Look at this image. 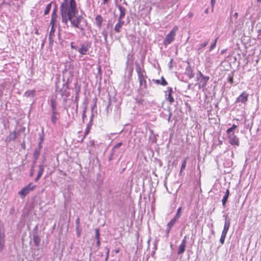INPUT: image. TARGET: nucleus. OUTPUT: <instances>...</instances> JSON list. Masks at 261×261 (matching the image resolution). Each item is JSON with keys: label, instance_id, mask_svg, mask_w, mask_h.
Here are the masks:
<instances>
[{"label": "nucleus", "instance_id": "obj_1", "mask_svg": "<svg viewBox=\"0 0 261 261\" xmlns=\"http://www.w3.org/2000/svg\"><path fill=\"white\" fill-rule=\"evenodd\" d=\"M62 22L67 24L69 21L71 27L78 29L85 34V28L82 23H87V20L81 15H76L78 10L75 0H64L61 5Z\"/></svg>", "mask_w": 261, "mask_h": 261}, {"label": "nucleus", "instance_id": "obj_2", "mask_svg": "<svg viewBox=\"0 0 261 261\" xmlns=\"http://www.w3.org/2000/svg\"><path fill=\"white\" fill-rule=\"evenodd\" d=\"M136 70L138 74L140 86L142 88H146V81L145 79L146 78V75L145 70L142 69L138 63H136Z\"/></svg>", "mask_w": 261, "mask_h": 261}, {"label": "nucleus", "instance_id": "obj_3", "mask_svg": "<svg viewBox=\"0 0 261 261\" xmlns=\"http://www.w3.org/2000/svg\"><path fill=\"white\" fill-rule=\"evenodd\" d=\"M178 30L177 26H174L170 33L167 34L164 40V44L166 46L170 44L175 39L176 33Z\"/></svg>", "mask_w": 261, "mask_h": 261}, {"label": "nucleus", "instance_id": "obj_4", "mask_svg": "<svg viewBox=\"0 0 261 261\" xmlns=\"http://www.w3.org/2000/svg\"><path fill=\"white\" fill-rule=\"evenodd\" d=\"M36 188V186L30 182L29 185L23 188L20 191L18 192V194L22 198L25 197L31 192L34 191Z\"/></svg>", "mask_w": 261, "mask_h": 261}, {"label": "nucleus", "instance_id": "obj_5", "mask_svg": "<svg viewBox=\"0 0 261 261\" xmlns=\"http://www.w3.org/2000/svg\"><path fill=\"white\" fill-rule=\"evenodd\" d=\"M58 86H57V92L60 94L62 97H63L64 99L65 100L69 95V92L68 91V85L66 83H64L62 85V87L60 89L58 90Z\"/></svg>", "mask_w": 261, "mask_h": 261}, {"label": "nucleus", "instance_id": "obj_6", "mask_svg": "<svg viewBox=\"0 0 261 261\" xmlns=\"http://www.w3.org/2000/svg\"><path fill=\"white\" fill-rule=\"evenodd\" d=\"M91 46V43L89 42L81 43L80 44L81 47L79 48L78 51L81 55H87Z\"/></svg>", "mask_w": 261, "mask_h": 261}, {"label": "nucleus", "instance_id": "obj_7", "mask_svg": "<svg viewBox=\"0 0 261 261\" xmlns=\"http://www.w3.org/2000/svg\"><path fill=\"white\" fill-rule=\"evenodd\" d=\"M210 79L209 76H202V77L197 79V85L199 89H204L206 86L207 83Z\"/></svg>", "mask_w": 261, "mask_h": 261}, {"label": "nucleus", "instance_id": "obj_8", "mask_svg": "<svg viewBox=\"0 0 261 261\" xmlns=\"http://www.w3.org/2000/svg\"><path fill=\"white\" fill-rule=\"evenodd\" d=\"M249 94L246 92H243L240 96L236 99V103L241 102L245 103L248 100Z\"/></svg>", "mask_w": 261, "mask_h": 261}, {"label": "nucleus", "instance_id": "obj_9", "mask_svg": "<svg viewBox=\"0 0 261 261\" xmlns=\"http://www.w3.org/2000/svg\"><path fill=\"white\" fill-rule=\"evenodd\" d=\"M228 137L229 140V143L232 145H239V141L238 138L233 133L231 134L228 135Z\"/></svg>", "mask_w": 261, "mask_h": 261}, {"label": "nucleus", "instance_id": "obj_10", "mask_svg": "<svg viewBox=\"0 0 261 261\" xmlns=\"http://www.w3.org/2000/svg\"><path fill=\"white\" fill-rule=\"evenodd\" d=\"M18 137L16 130L10 132L8 136H7L5 139V142L10 143L12 141H14L16 138Z\"/></svg>", "mask_w": 261, "mask_h": 261}, {"label": "nucleus", "instance_id": "obj_11", "mask_svg": "<svg viewBox=\"0 0 261 261\" xmlns=\"http://www.w3.org/2000/svg\"><path fill=\"white\" fill-rule=\"evenodd\" d=\"M5 236L4 231L0 230V252H1L5 246Z\"/></svg>", "mask_w": 261, "mask_h": 261}, {"label": "nucleus", "instance_id": "obj_12", "mask_svg": "<svg viewBox=\"0 0 261 261\" xmlns=\"http://www.w3.org/2000/svg\"><path fill=\"white\" fill-rule=\"evenodd\" d=\"M223 217L225 218L224 225L223 230L228 231L230 225V219L227 216V215H224Z\"/></svg>", "mask_w": 261, "mask_h": 261}, {"label": "nucleus", "instance_id": "obj_13", "mask_svg": "<svg viewBox=\"0 0 261 261\" xmlns=\"http://www.w3.org/2000/svg\"><path fill=\"white\" fill-rule=\"evenodd\" d=\"M122 145V142H119L116 144L112 149V153H111L109 160L111 161L112 160L113 156L116 151V149L119 148Z\"/></svg>", "mask_w": 261, "mask_h": 261}, {"label": "nucleus", "instance_id": "obj_14", "mask_svg": "<svg viewBox=\"0 0 261 261\" xmlns=\"http://www.w3.org/2000/svg\"><path fill=\"white\" fill-rule=\"evenodd\" d=\"M59 119V114L58 112H51V121L53 124H56Z\"/></svg>", "mask_w": 261, "mask_h": 261}, {"label": "nucleus", "instance_id": "obj_15", "mask_svg": "<svg viewBox=\"0 0 261 261\" xmlns=\"http://www.w3.org/2000/svg\"><path fill=\"white\" fill-rule=\"evenodd\" d=\"M185 73L189 79H192L194 76V73L190 65L186 68Z\"/></svg>", "mask_w": 261, "mask_h": 261}, {"label": "nucleus", "instance_id": "obj_16", "mask_svg": "<svg viewBox=\"0 0 261 261\" xmlns=\"http://www.w3.org/2000/svg\"><path fill=\"white\" fill-rule=\"evenodd\" d=\"M50 106L51 108V112H58L57 111V103L55 98L52 97L50 99Z\"/></svg>", "mask_w": 261, "mask_h": 261}, {"label": "nucleus", "instance_id": "obj_17", "mask_svg": "<svg viewBox=\"0 0 261 261\" xmlns=\"http://www.w3.org/2000/svg\"><path fill=\"white\" fill-rule=\"evenodd\" d=\"M102 21H103V18L100 15H98L96 16L95 23L96 24V25L99 28H100L101 27Z\"/></svg>", "mask_w": 261, "mask_h": 261}, {"label": "nucleus", "instance_id": "obj_18", "mask_svg": "<svg viewBox=\"0 0 261 261\" xmlns=\"http://www.w3.org/2000/svg\"><path fill=\"white\" fill-rule=\"evenodd\" d=\"M117 7L119 10L120 11V15L118 18H123L125 15L126 9L125 8L121 6V5H118Z\"/></svg>", "mask_w": 261, "mask_h": 261}, {"label": "nucleus", "instance_id": "obj_19", "mask_svg": "<svg viewBox=\"0 0 261 261\" xmlns=\"http://www.w3.org/2000/svg\"><path fill=\"white\" fill-rule=\"evenodd\" d=\"M36 91L35 90H30L27 91L24 94V96L27 97H34L35 95Z\"/></svg>", "mask_w": 261, "mask_h": 261}, {"label": "nucleus", "instance_id": "obj_20", "mask_svg": "<svg viewBox=\"0 0 261 261\" xmlns=\"http://www.w3.org/2000/svg\"><path fill=\"white\" fill-rule=\"evenodd\" d=\"M229 195V191L228 189H227L225 195L223 196V199L222 200V204L224 206H225V204L227 201Z\"/></svg>", "mask_w": 261, "mask_h": 261}, {"label": "nucleus", "instance_id": "obj_21", "mask_svg": "<svg viewBox=\"0 0 261 261\" xmlns=\"http://www.w3.org/2000/svg\"><path fill=\"white\" fill-rule=\"evenodd\" d=\"M33 241L36 246H39L40 243V238L37 233H35L33 235Z\"/></svg>", "mask_w": 261, "mask_h": 261}, {"label": "nucleus", "instance_id": "obj_22", "mask_svg": "<svg viewBox=\"0 0 261 261\" xmlns=\"http://www.w3.org/2000/svg\"><path fill=\"white\" fill-rule=\"evenodd\" d=\"M55 29L54 28L51 27L49 35V41L50 42L54 41L53 37L55 36Z\"/></svg>", "mask_w": 261, "mask_h": 261}, {"label": "nucleus", "instance_id": "obj_23", "mask_svg": "<svg viewBox=\"0 0 261 261\" xmlns=\"http://www.w3.org/2000/svg\"><path fill=\"white\" fill-rule=\"evenodd\" d=\"M186 246V245H185L180 244V245L178 247L177 252L178 254H181L184 252V251H185Z\"/></svg>", "mask_w": 261, "mask_h": 261}, {"label": "nucleus", "instance_id": "obj_24", "mask_svg": "<svg viewBox=\"0 0 261 261\" xmlns=\"http://www.w3.org/2000/svg\"><path fill=\"white\" fill-rule=\"evenodd\" d=\"M177 221V220L173 218L170 220V222H168L167 227H169V228H171L175 224Z\"/></svg>", "mask_w": 261, "mask_h": 261}, {"label": "nucleus", "instance_id": "obj_25", "mask_svg": "<svg viewBox=\"0 0 261 261\" xmlns=\"http://www.w3.org/2000/svg\"><path fill=\"white\" fill-rule=\"evenodd\" d=\"M237 127V125L233 124L231 127L228 128L226 130L227 134V135L231 134L232 133H233L232 132L233 131V130H234Z\"/></svg>", "mask_w": 261, "mask_h": 261}, {"label": "nucleus", "instance_id": "obj_26", "mask_svg": "<svg viewBox=\"0 0 261 261\" xmlns=\"http://www.w3.org/2000/svg\"><path fill=\"white\" fill-rule=\"evenodd\" d=\"M44 169V166L42 164L39 165V170L38 171V175L41 176L43 174Z\"/></svg>", "mask_w": 261, "mask_h": 261}, {"label": "nucleus", "instance_id": "obj_27", "mask_svg": "<svg viewBox=\"0 0 261 261\" xmlns=\"http://www.w3.org/2000/svg\"><path fill=\"white\" fill-rule=\"evenodd\" d=\"M51 7V3L48 4L47 5V6L45 7V9L44 10V14L47 15L49 13V11H50Z\"/></svg>", "mask_w": 261, "mask_h": 261}, {"label": "nucleus", "instance_id": "obj_28", "mask_svg": "<svg viewBox=\"0 0 261 261\" xmlns=\"http://www.w3.org/2000/svg\"><path fill=\"white\" fill-rule=\"evenodd\" d=\"M40 153V150L36 149H35L33 156L35 161H37L38 159Z\"/></svg>", "mask_w": 261, "mask_h": 261}, {"label": "nucleus", "instance_id": "obj_29", "mask_svg": "<svg viewBox=\"0 0 261 261\" xmlns=\"http://www.w3.org/2000/svg\"><path fill=\"white\" fill-rule=\"evenodd\" d=\"M181 211V207L178 208V209L177 210L175 216L174 217V218L177 220L180 217Z\"/></svg>", "mask_w": 261, "mask_h": 261}, {"label": "nucleus", "instance_id": "obj_30", "mask_svg": "<svg viewBox=\"0 0 261 261\" xmlns=\"http://www.w3.org/2000/svg\"><path fill=\"white\" fill-rule=\"evenodd\" d=\"M187 159H188V158H187L185 159L184 160L182 161V164H181V168H180V172H181L182 171H183L185 169V168H186V166Z\"/></svg>", "mask_w": 261, "mask_h": 261}, {"label": "nucleus", "instance_id": "obj_31", "mask_svg": "<svg viewBox=\"0 0 261 261\" xmlns=\"http://www.w3.org/2000/svg\"><path fill=\"white\" fill-rule=\"evenodd\" d=\"M166 99L169 101L170 103H172L174 101V98L171 96V94H168L166 95Z\"/></svg>", "mask_w": 261, "mask_h": 261}, {"label": "nucleus", "instance_id": "obj_32", "mask_svg": "<svg viewBox=\"0 0 261 261\" xmlns=\"http://www.w3.org/2000/svg\"><path fill=\"white\" fill-rule=\"evenodd\" d=\"M57 16H58V15H57V12H56V10L55 9L53 10V11L52 12L51 19L54 20L55 21H56V19L57 18Z\"/></svg>", "mask_w": 261, "mask_h": 261}, {"label": "nucleus", "instance_id": "obj_33", "mask_svg": "<svg viewBox=\"0 0 261 261\" xmlns=\"http://www.w3.org/2000/svg\"><path fill=\"white\" fill-rule=\"evenodd\" d=\"M25 130V128L24 127H21L19 129H17L16 132L18 137L20 135V134L24 133Z\"/></svg>", "mask_w": 261, "mask_h": 261}, {"label": "nucleus", "instance_id": "obj_34", "mask_svg": "<svg viewBox=\"0 0 261 261\" xmlns=\"http://www.w3.org/2000/svg\"><path fill=\"white\" fill-rule=\"evenodd\" d=\"M122 27L116 23L114 27V31L117 33H119L121 31Z\"/></svg>", "mask_w": 261, "mask_h": 261}, {"label": "nucleus", "instance_id": "obj_35", "mask_svg": "<svg viewBox=\"0 0 261 261\" xmlns=\"http://www.w3.org/2000/svg\"><path fill=\"white\" fill-rule=\"evenodd\" d=\"M218 39V37H217L215 39L214 42L211 45L210 47V49H209V51H211V50H212L216 47V43H217V41Z\"/></svg>", "mask_w": 261, "mask_h": 261}, {"label": "nucleus", "instance_id": "obj_36", "mask_svg": "<svg viewBox=\"0 0 261 261\" xmlns=\"http://www.w3.org/2000/svg\"><path fill=\"white\" fill-rule=\"evenodd\" d=\"M228 81L230 84H233V73H232L229 74V75L228 76Z\"/></svg>", "mask_w": 261, "mask_h": 261}, {"label": "nucleus", "instance_id": "obj_37", "mask_svg": "<svg viewBox=\"0 0 261 261\" xmlns=\"http://www.w3.org/2000/svg\"><path fill=\"white\" fill-rule=\"evenodd\" d=\"M208 43V40L203 42V43H201V44H199L198 49L199 50L202 49V48H203L205 46H206L207 45Z\"/></svg>", "mask_w": 261, "mask_h": 261}, {"label": "nucleus", "instance_id": "obj_38", "mask_svg": "<svg viewBox=\"0 0 261 261\" xmlns=\"http://www.w3.org/2000/svg\"><path fill=\"white\" fill-rule=\"evenodd\" d=\"M161 85H162V86H166L168 83L167 82H166V81L165 80V79L164 78V77H161Z\"/></svg>", "mask_w": 261, "mask_h": 261}, {"label": "nucleus", "instance_id": "obj_39", "mask_svg": "<svg viewBox=\"0 0 261 261\" xmlns=\"http://www.w3.org/2000/svg\"><path fill=\"white\" fill-rule=\"evenodd\" d=\"M118 21L117 23L120 25V26L122 27L124 24V21L122 20V18H118Z\"/></svg>", "mask_w": 261, "mask_h": 261}, {"label": "nucleus", "instance_id": "obj_40", "mask_svg": "<svg viewBox=\"0 0 261 261\" xmlns=\"http://www.w3.org/2000/svg\"><path fill=\"white\" fill-rule=\"evenodd\" d=\"M90 128V126H89V125H88L87 126V127H86V129H85V135H84V138H85V137H86V136L87 135H88V133H89V132Z\"/></svg>", "mask_w": 261, "mask_h": 261}, {"label": "nucleus", "instance_id": "obj_41", "mask_svg": "<svg viewBox=\"0 0 261 261\" xmlns=\"http://www.w3.org/2000/svg\"><path fill=\"white\" fill-rule=\"evenodd\" d=\"M101 34L103 35V36L104 37L105 42H107V33L105 31H103Z\"/></svg>", "mask_w": 261, "mask_h": 261}, {"label": "nucleus", "instance_id": "obj_42", "mask_svg": "<svg viewBox=\"0 0 261 261\" xmlns=\"http://www.w3.org/2000/svg\"><path fill=\"white\" fill-rule=\"evenodd\" d=\"M34 166H32L31 169L30 170V176L32 177L34 175Z\"/></svg>", "mask_w": 261, "mask_h": 261}, {"label": "nucleus", "instance_id": "obj_43", "mask_svg": "<svg viewBox=\"0 0 261 261\" xmlns=\"http://www.w3.org/2000/svg\"><path fill=\"white\" fill-rule=\"evenodd\" d=\"M202 76H205L200 71H198V74H197V79L202 77Z\"/></svg>", "mask_w": 261, "mask_h": 261}, {"label": "nucleus", "instance_id": "obj_44", "mask_svg": "<svg viewBox=\"0 0 261 261\" xmlns=\"http://www.w3.org/2000/svg\"><path fill=\"white\" fill-rule=\"evenodd\" d=\"M99 230L98 229H96V238L97 240H99Z\"/></svg>", "mask_w": 261, "mask_h": 261}, {"label": "nucleus", "instance_id": "obj_45", "mask_svg": "<svg viewBox=\"0 0 261 261\" xmlns=\"http://www.w3.org/2000/svg\"><path fill=\"white\" fill-rule=\"evenodd\" d=\"M225 239V237L221 236L220 239V242L221 244H223L224 243V241Z\"/></svg>", "mask_w": 261, "mask_h": 261}, {"label": "nucleus", "instance_id": "obj_46", "mask_svg": "<svg viewBox=\"0 0 261 261\" xmlns=\"http://www.w3.org/2000/svg\"><path fill=\"white\" fill-rule=\"evenodd\" d=\"M44 141V137L42 135H39V143H43Z\"/></svg>", "mask_w": 261, "mask_h": 261}, {"label": "nucleus", "instance_id": "obj_47", "mask_svg": "<svg viewBox=\"0 0 261 261\" xmlns=\"http://www.w3.org/2000/svg\"><path fill=\"white\" fill-rule=\"evenodd\" d=\"M71 47L73 49H77V46L74 45V42H71L70 43Z\"/></svg>", "mask_w": 261, "mask_h": 261}, {"label": "nucleus", "instance_id": "obj_48", "mask_svg": "<svg viewBox=\"0 0 261 261\" xmlns=\"http://www.w3.org/2000/svg\"><path fill=\"white\" fill-rule=\"evenodd\" d=\"M227 231H226V230H223L222 232V234H221V236L222 237H225L226 238V234L227 233Z\"/></svg>", "mask_w": 261, "mask_h": 261}, {"label": "nucleus", "instance_id": "obj_49", "mask_svg": "<svg viewBox=\"0 0 261 261\" xmlns=\"http://www.w3.org/2000/svg\"><path fill=\"white\" fill-rule=\"evenodd\" d=\"M186 236L184 237V238L182 239L181 244L186 245L187 244V240H186Z\"/></svg>", "mask_w": 261, "mask_h": 261}, {"label": "nucleus", "instance_id": "obj_50", "mask_svg": "<svg viewBox=\"0 0 261 261\" xmlns=\"http://www.w3.org/2000/svg\"><path fill=\"white\" fill-rule=\"evenodd\" d=\"M42 143H38V147L36 148V149H39L41 151V148L42 147Z\"/></svg>", "mask_w": 261, "mask_h": 261}, {"label": "nucleus", "instance_id": "obj_51", "mask_svg": "<svg viewBox=\"0 0 261 261\" xmlns=\"http://www.w3.org/2000/svg\"><path fill=\"white\" fill-rule=\"evenodd\" d=\"M167 90L168 91V94H171L173 93V89L171 87H168Z\"/></svg>", "mask_w": 261, "mask_h": 261}, {"label": "nucleus", "instance_id": "obj_52", "mask_svg": "<svg viewBox=\"0 0 261 261\" xmlns=\"http://www.w3.org/2000/svg\"><path fill=\"white\" fill-rule=\"evenodd\" d=\"M55 22H56V21H55L54 20H52V19L50 20V25H51V27L54 28Z\"/></svg>", "mask_w": 261, "mask_h": 261}, {"label": "nucleus", "instance_id": "obj_53", "mask_svg": "<svg viewBox=\"0 0 261 261\" xmlns=\"http://www.w3.org/2000/svg\"><path fill=\"white\" fill-rule=\"evenodd\" d=\"M170 229L171 228H169V227H167V229H166V237H168V236H169V233L170 232Z\"/></svg>", "mask_w": 261, "mask_h": 261}, {"label": "nucleus", "instance_id": "obj_54", "mask_svg": "<svg viewBox=\"0 0 261 261\" xmlns=\"http://www.w3.org/2000/svg\"><path fill=\"white\" fill-rule=\"evenodd\" d=\"M153 82L157 84L161 85V81L159 80H153Z\"/></svg>", "mask_w": 261, "mask_h": 261}, {"label": "nucleus", "instance_id": "obj_55", "mask_svg": "<svg viewBox=\"0 0 261 261\" xmlns=\"http://www.w3.org/2000/svg\"><path fill=\"white\" fill-rule=\"evenodd\" d=\"M172 61H173V59H171V60L169 63V67L170 69H172Z\"/></svg>", "mask_w": 261, "mask_h": 261}, {"label": "nucleus", "instance_id": "obj_56", "mask_svg": "<svg viewBox=\"0 0 261 261\" xmlns=\"http://www.w3.org/2000/svg\"><path fill=\"white\" fill-rule=\"evenodd\" d=\"M216 4V0H211V5L213 7L215 4Z\"/></svg>", "mask_w": 261, "mask_h": 261}, {"label": "nucleus", "instance_id": "obj_57", "mask_svg": "<svg viewBox=\"0 0 261 261\" xmlns=\"http://www.w3.org/2000/svg\"><path fill=\"white\" fill-rule=\"evenodd\" d=\"M40 177H41V176L37 175V177L35 179V181L36 182H37L39 180V179L40 178Z\"/></svg>", "mask_w": 261, "mask_h": 261}, {"label": "nucleus", "instance_id": "obj_58", "mask_svg": "<svg viewBox=\"0 0 261 261\" xmlns=\"http://www.w3.org/2000/svg\"><path fill=\"white\" fill-rule=\"evenodd\" d=\"M188 17L189 18H191V17H193V13L192 12H190V13H188Z\"/></svg>", "mask_w": 261, "mask_h": 261}, {"label": "nucleus", "instance_id": "obj_59", "mask_svg": "<svg viewBox=\"0 0 261 261\" xmlns=\"http://www.w3.org/2000/svg\"><path fill=\"white\" fill-rule=\"evenodd\" d=\"M76 223L77 224V227L79 226V223H80V219L79 218H77L76 220Z\"/></svg>", "mask_w": 261, "mask_h": 261}, {"label": "nucleus", "instance_id": "obj_60", "mask_svg": "<svg viewBox=\"0 0 261 261\" xmlns=\"http://www.w3.org/2000/svg\"><path fill=\"white\" fill-rule=\"evenodd\" d=\"M238 16V13L237 12H236V13L233 14V16H234L236 18H237Z\"/></svg>", "mask_w": 261, "mask_h": 261}, {"label": "nucleus", "instance_id": "obj_61", "mask_svg": "<svg viewBox=\"0 0 261 261\" xmlns=\"http://www.w3.org/2000/svg\"><path fill=\"white\" fill-rule=\"evenodd\" d=\"M107 250V257H108V255L109 254V252H110V250L109 248H106Z\"/></svg>", "mask_w": 261, "mask_h": 261}, {"label": "nucleus", "instance_id": "obj_62", "mask_svg": "<svg viewBox=\"0 0 261 261\" xmlns=\"http://www.w3.org/2000/svg\"><path fill=\"white\" fill-rule=\"evenodd\" d=\"M96 244L98 246H99L100 245V241H99V240H97V242H96Z\"/></svg>", "mask_w": 261, "mask_h": 261}, {"label": "nucleus", "instance_id": "obj_63", "mask_svg": "<svg viewBox=\"0 0 261 261\" xmlns=\"http://www.w3.org/2000/svg\"><path fill=\"white\" fill-rule=\"evenodd\" d=\"M108 0H103V4H105L108 2Z\"/></svg>", "mask_w": 261, "mask_h": 261}, {"label": "nucleus", "instance_id": "obj_64", "mask_svg": "<svg viewBox=\"0 0 261 261\" xmlns=\"http://www.w3.org/2000/svg\"><path fill=\"white\" fill-rule=\"evenodd\" d=\"M258 33L259 35H261V29L258 31Z\"/></svg>", "mask_w": 261, "mask_h": 261}]
</instances>
